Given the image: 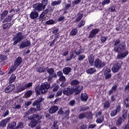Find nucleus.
<instances>
[{"label":"nucleus","mask_w":129,"mask_h":129,"mask_svg":"<svg viewBox=\"0 0 129 129\" xmlns=\"http://www.w3.org/2000/svg\"><path fill=\"white\" fill-rule=\"evenodd\" d=\"M125 49H126V45L123 43H121L118 45L114 47V52L118 53L116 56L117 59H123L127 55H128V51Z\"/></svg>","instance_id":"nucleus-1"},{"label":"nucleus","mask_w":129,"mask_h":129,"mask_svg":"<svg viewBox=\"0 0 129 129\" xmlns=\"http://www.w3.org/2000/svg\"><path fill=\"white\" fill-rule=\"evenodd\" d=\"M44 101V98L42 97L37 98V100H35V101L32 103L33 106H36V108L31 107L29 110L28 112L27 111L25 113V116H28L30 113H34L36 111H39L41 110V102Z\"/></svg>","instance_id":"nucleus-2"},{"label":"nucleus","mask_w":129,"mask_h":129,"mask_svg":"<svg viewBox=\"0 0 129 129\" xmlns=\"http://www.w3.org/2000/svg\"><path fill=\"white\" fill-rule=\"evenodd\" d=\"M50 88V84L49 83L45 82L42 83L40 87L36 86L35 87V91L36 92L37 96L40 95V94H44L48 91V89Z\"/></svg>","instance_id":"nucleus-3"},{"label":"nucleus","mask_w":129,"mask_h":129,"mask_svg":"<svg viewBox=\"0 0 129 129\" xmlns=\"http://www.w3.org/2000/svg\"><path fill=\"white\" fill-rule=\"evenodd\" d=\"M74 92H75V94L78 95L80 93V90H77L76 87L75 88L74 87H71V88L67 87L62 90L63 94L67 96H70L71 95H72Z\"/></svg>","instance_id":"nucleus-4"},{"label":"nucleus","mask_w":129,"mask_h":129,"mask_svg":"<svg viewBox=\"0 0 129 129\" xmlns=\"http://www.w3.org/2000/svg\"><path fill=\"white\" fill-rule=\"evenodd\" d=\"M26 38V35H23L22 32H19L17 33L15 36L12 38L13 42V46H16L18 43H20L21 41L24 40Z\"/></svg>","instance_id":"nucleus-5"},{"label":"nucleus","mask_w":129,"mask_h":129,"mask_svg":"<svg viewBox=\"0 0 129 129\" xmlns=\"http://www.w3.org/2000/svg\"><path fill=\"white\" fill-rule=\"evenodd\" d=\"M106 65V62L102 61L99 58H96L94 61V67L97 69H102Z\"/></svg>","instance_id":"nucleus-6"},{"label":"nucleus","mask_w":129,"mask_h":129,"mask_svg":"<svg viewBox=\"0 0 129 129\" xmlns=\"http://www.w3.org/2000/svg\"><path fill=\"white\" fill-rule=\"evenodd\" d=\"M80 83V82H79L78 80L75 79L73 80L71 82V87H77L76 89L78 90H80V93L81 92V91L82 89H83V86H80L79 85V84Z\"/></svg>","instance_id":"nucleus-7"},{"label":"nucleus","mask_w":129,"mask_h":129,"mask_svg":"<svg viewBox=\"0 0 129 129\" xmlns=\"http://www.w3.org/2000/svg\"><path fill=\"white\" fill-rule=\"evenodd\" d=\"M33 10L35 11V12H37L39 13L41 11H44L45 8L42 6L41 3H36L35 4L33 5Z\"/></svg>","instance_id":"nucleus-8"},{"label":"nucleus","mask_w":129,"mask_h":129,"mask_svg":"<svg viewBox=\"0 0 129 129\" xmlns=\"http://www.w3.org/2000/svg\"><path fill=\"white\" fill-rule=\"evenodd\" d=\"M120 108H121V107H120V105L118 104L116 106L115 109H113L112 110H111L110 116L112 117H113V116L117 115V113L118 112H120Z\"/></svg>","instance_id":"nucleus-9"},{"label":"nucleus","mask_w":129,"mask_h":129,"mask_svg":"<svg viewBox=\"0 0 129 129\" xmlns=\"http://www.w3.org/2000/svg\"><path fill=\"white\" fill-rule=\"evenodd\" d=\"M24 90H26L25 83L19 84L16 87L15 93H20V92H22V91H24Z\"/></svg>","instance_id":"nucleus-10"},{"label":"nucleus","mask_w":129,"mask_h":129,"mask_svg":"<svg viewBox=\"0 0 129 129\" xmlns=\"http://www.w3.org/2000/svg\"><path fill=\"white\" fill-rule=\"evenodd\" d=\"M16 88L14 84H9V85L5 89V93H11Z\"/></svg>","instance_id":"nucleus-11"},{"label":"nucleus","mask_w":129,"mask_h":129,"mask_svg":"<svg viewBox=\"0 0 129 129\" xmlns=\"http://www.w3.org/2000/svg\"><path fill=\"white\" fill-rule=\"evenodd\" d=\"M105 79H110L111 78V70L110 69L107 68L104 72Z\"/></svg>","instance_id":"nucleus-12"},{"label":"nucleus","mask_w":129,"mask_h":129,"mask_svg":"<svg viewBox=\"0 0 129 129\" xmlns=\"http://www.w3.org/2000/svg\"><path fill=\"white\" fill-rule=\"evenodd\" d=\"M11 117H7L5 119H2L0 121V127H6L7 124L11 120Z\"/></svg>","instance_id":"nucleus-13"},{"label":"nucleus","mask_w":129,"mask_h":129,"mask_svg":"<svg viewBox=\"0 0 129 129\" xmlns=\"http://www.w3.org/2000/svg\"><path fill=\"white\" fill-rule=\"evenodd\" d=\"M99 32H100V29H99L95 28V29H92L89 35V38H94V37L96 36V34H98Z\"/></svg>","instance_id":"nucleus-14"},{"label":"nucleus","mask_w":129,"mask_h":129,"mask_svg":"<svg viewBox=\"0 0 129 129\" xmlns=\"http://www.w3.org/2000/svg\"><path fill=\"white\" fill-rule=\"evenodd\" d=\"M120 68H121V64L118 62L115 63L112 68V71L114 73H116V72H118Z\"/></svg>","instance_id":"nucleus-15"},{"label":"nucleus","mask_w":129,"mask_h":129,"mask_svg":"<svg viewBox=\"0 0 129 129\" xmlns=\"http://www.w3.org/2000/svg\"><path fill=\"white\" fill-rule=\"evenodd\" d=\"M31 20H36L39 17V13L38 12L33 10L29 15Z\"/></svg>","instance_id":"nucleus-16"},{"label":"nucleus","mask_w":129,"mask_h":129,"mask_svg":"<svg viewBox=\"0 0 129 129\" xmlns=\"http://www.w3.org/2000/svg\"><path fill=\"white\" fill-rule=\"evenodd\" d=\"M8 14H9V11L6 10H2L1 13H0V20L1 21H4L5 20V18L7 17L8 15Z\"/></svg>","instance_id":"nucleus-17"},{"label":"nucleus","mask_w":129,"mask_h":129,"mask_svg":"<svg viewBox=\"0 0 129 129\" xmlns=\"http://www.w3.org/2000/svg\"><path fill=\"white\" fill-rule=\"evenodd\" d=\"M44 21H46V17H44V16L41 13L38 18L34 19V22L35 23H43Z\"/></svg>","instance_id":"nucleus-18"},{"label":"nucleus","mask_w":129,"mask_h":129,"mask_svg":"<svg viewBox=\"0 0 129 129\" xmlns=\"http://www.w3.org/2000/svg\"><path fill=\"white\" fill-rule=\"evenodd\" d=\"M59 107L58 106L53 105L49 109L48 111L49 113L53 114V113H56Z\"/></svg>","instance_id":"nucleus-19"},{"label":"nucleus","mask_w":129,"mask_h":129,"mask_svg":"<svg viewBox=\"0 0 129 129\" xmlns=\"http://www.w3.org/2000/svg\"><path fill=\"white\" fill-rule=\"evenodd\" d=\"M47 72L49 74V76H53V77H57V74L56 73H54V69L53 68L48 69Z\"/></svg>","instance_id":"nucleus-20"},{"label":"nucleus","mask_w":129,"mask_h":129,"mask_svg":"<svg viewBox=\"0 0 129 129\" xmlns=\"http://www.w3.org/2000/svg\"><path fill=\"white\" fill-rule=\"evenodd\" d=\"M23 59L21 56H18L15 60L14 62V66L18 67L21 65V63H22Z\"/></svg>","instance_id":"nucleus-21"},{"label":"nucleus","mask_w":129,"mask_h":129,"mask_svg":"<svg viewBox=\"0 0 129 129\" xmlns=\"http://www.w3.org/2000/svg\"><path fill=\"white\" fill-rule=\"evenodd\" d=\"M52 12H53V9H52V8L51 7H48L46 10L43 11L41 14L44 16V17L46 16V15H48V14H52Z\"/></svg>","instance_id":"nucleus-22"},{"label":"nucleus","mask_w":129,"mask_h":129,"mask_svg":"<svg viewBox=\"0 0 129 129\" xmlns=\"http://www.w3.org/2000/svg\"><path fill=\"white\" fill-rule=\"evenodd\" d=\"M37 124H38V121L32 117L31 119V122L29 124V126L33 128L35 127Z\"/></svg>","instance_id":"nucleus-23"},{"label":"nucleus","mask_w":129,"mask_h":129,"mask_svg":"<svg viewBox=\"0 0 129 129\" xmlns=\"http://www.w3.org/2000/svg\"><path fill=\"white\" fill-rule=\"evenodd\" d=\"M88 61L90 66H93V64H94V56H93V54H91L88 56Z\"/></svg>","instance_id":"nucleus-24"},{"label":"nucleus","mask_w":129,"mask_h":129,"mask_svg":"<svg viewBox=\"0 0 129 129\" xmlns=\"http://www.w3.org/2000/svg\"><path fill=\"white\" fill-rule=\"evenodd\" d=\"M89 96H88V94L87 93H82L81 95V99L82 101H85L86 102L87 100H88V98Z\"/></svg>","instance_id":"nucleus-25"},{"label":"nucleus","mask_w":129,"mask_h":129,"mask_svg":"<svg viewBox=\"0 0 129 129\" xmlns=\"http://www.w3.org/2000/svg\"><path fill=\"white\" fill-rule=\"evenodd\" d=\"M116 89H117V85H114L108 92V95H111L113 92L116 91Z\"/></svg>","instance_id":"nucleus-26"},{"label":"nucleus","mask_w":129,"mask_h":129,"mask_svg":"<svg viewBox=\"0 0 129 129\" xmlns=\"http://www.w3.org/2000/svg\"><path fill=\"white\" fill-rule=\"evenodd\" d=\"M12 26H13V23H7L4 24L3 25V30H5V31H7L9 30V29H10V28H11Z\"/></svg>","instance_id":"nucleus-27"},{"label":"nucleus","mask_w":129,"mask_h":129,"mask_svg":"<svg viewBox=\"0 0 129 129\" xmlns=\"http://www.w3.org/2000/svg\"><path fill=\"white\" fill-rule=\"evenodd\" d=\"M42 117H43V116L39 114H33L32 117V118L33 119H36V120L37 121V122L38 121H39V120H41Z\"/></svg>","instance_id":"nucleus-28"},{"label":"nucleus","mask_w":129,"mask_h":129,"mask_svg":"<svg viewBox=\"0 0 129 129\" xmlns=\"http://www.w3.org/2000/svg\"><path fill=\"white\" fill-rule=\"evenodd\" d=\"M16 79H17V77L15 74H13L9 78V84H12V83L15 82Z\"/></svg>","instance_id":"nucleus-29"},{"label":"nucleus","mask_w":129,"mask_h":129,"mask_svg":"<svg viewBox=\"0 0 129 129\" xmlns=\"http://www.w3.org/2000/svg\"><path fill=\"white\" fill-rule=\"evenodd\" d=\"M58 120H54L53 124L51 126L50 129H59V124H58Z\"/></svg>","instance_id":"nucleus-30"},{"label":"nucleus","mask_w":129,"mask_h":129,"mask_svg":"<svg viewBox=\"0 0 129 129\" xmlns=\"http://www.w3.org/2000/svg\"><path fill=\"white\" fill-rule=\"evenodd\" d=\"M63 73L65 74V75H68L70 72H71V68L70 67H66L64 68L63 70Z\"/></svg>","instance_id":"nucleus-31"},{"label":"nucleus","mask_w":129,"mask_h":129,"mask_svg":"<svg viewBox=\"0 0 129 129\" xmlns=\"http://www.w3.org/2000/svg\"><path fill=\"white\" fill-rule=\"evenodd\" d=\"M96 72V69L95 68H91L89 69L86 70V73L87 74H93Z\"/></svg>","instance_id":"nucleus-32"},{"label":"nucleus","mask_w":129,"mask_h":129,"mask_svg":"<svg viewBox=\"0 0 129 129\" xmlns=\"http://www.w3.org/2000/svg\"><path fill=\"white\" fill-rule=\"evenodd\" d=\"M16 125H17V122L12 121L8 125V126H7V129L14 128L16 127Z\"/></svg>","instance_id":"nucleus-33"},{"label":"nucleus","mask_w":129,"mask_h":129,"mask_svg":"<svg viewBox=\"0 0 129 129\" xmlns=\"http://www.w3.org/2000/svg\"><path fill=\"white\" fill-rule=\"evenodd\" d=\"M87 118L85 113H81L78 115V118L80 120L84 119V118Z\"/></svg>","instance_id":"nucleus-34"},{"label":"nucleus","mask_w":129,"mask_h":129,"mask_svg":"<svg viewBox=\"0 0 129 129\" xmlns=\"http://www.w3.org/2000/svg\"><path fill=\"white\" fill-rule=\"evenodd\" d=\"M62 3V0H58L57 1H52L51 3V5L52 6V7H55L56 6H58L60 5Z\"/></svg>","instance_id":"nucleus-35"},{"label":"nucleus","mask_w":129,"mask_h":129,"mask_svg":"<svg viewBox=\"0 0 129 129\" xmlns=\"http://www.w3.org/2000/svg\"><path fill=\"white\" fill-rule=\"evenodd\" d=\"M77 33H78V30L76 28H74L71 31L70 35V36H72L73 37L74 36H75L76 35H77Z\"/></svg>","instance_id":"nucleus-36"},{"label":"nucleus","mask_w":129,"mask_h":129,"mask_svg":"<svg viewBox=\"0 0 129 129\" xmlns=\"http://www.w3.org/2000/svg\"><path fill=\"white\" fill-rule=\"evenodd\" d=\"M11 21H12V16H8L6 18L2 21V23L3 24H5V23H9Z\"/></svg>","instance_id":"nucleus-37"},{"label":"nucleus","mask_w":129,"mask_h":129,"mask_svg":"<svg viewBox=\"0 0 129 129\" xmlns=\"http://www.w3.org/2000/svg\"><path fill=\"white\" fill-rule=\"evenodd\" d=\"M57 115H62V116H64V110H63V107H60L58 111Z\"/></svg>","instance_id":"nucleus-38"},{"label":"nucleus","mask_w":129,"mask_h":129,"mask_svg":"<svg viewBox=\"0 0 129 129\" xmlns=\"http://www.w3.org/2000/svg\"><path fill=\"white\" fill-rule=\"evenodd\" d=\"M70 7H71V4H67L65 6L63 9V11H64V12H63V15H65V14H67V11L68 10V9L70 8Z\"/></svg>","instance_id":"nucleus-39"},{"label":"nucleus","mask_w":129,"mask_h":129,"mask_svg":"<svg viewBox=\"0 0 129 129\" xmlns=\"http://www.w3.org/2000/svg\"><path fill=\"white\" fill-rule=\"evenodd\" d=\"M108 37L107 36H101L100 40L102 44H104L107 41Z\"/></svg>","instance_id":"nucleus-40"},{"label":"nucleus","mask_w":129,"mask_h":129,"mask_svg":"<svg viewBox=\"0 0 129 129\" xmlns=\"http://www.w3.org/2000/svg\"><path fill=\"white\" fill-rule=\"evenodd\" d=\"M17 67H17L16 66H12L8 74H12V73H13V72H14L15 71V70H16V69H17Z\"/></svg>","instance_id":"nucleus-41"},{"label":"nucleus","mask_w":129,"mask_h":129,"mask_svg":"<svg viewBox=\"0 0 129 129\" xmlns=\"http://www.w3.org/2000/svg\"><path fill=\"white\" fill-rule=\"evenodd\" d=\"M33 93H34V92L32 90H28L26 91L25 93V96L27 97H31V95H33Z\"/></svg>","instance_id":"nucleus-42"},{"label":"nucleus","mask_w":129,"mask_h":129,"mask_svg":"<svg viewBox=\"0 0 129 129\" xmlns=\"http://www.w3.org/2000/svg\"><path fill=\"white\" fill-rule=\"evenodd\" d=\"M78 17H77L76 22L77 23L78 22H80L81 21V19L83 18V14H80V13H78Z\"/></svg>","instance_id":"nucleus-43"},{"label":"nucleus","mask_w":129,"mask_h":129,"mask_svg":"<svg viewBox=\"0 0 129 129\" xmlns=\"http://www.w3.org/2000/svg\"><path fill=\"white\" fill-rule=\"evenodd\" d=\"M109 106H110V103H109V101H105L103 105L104 108L107 109L108 108H109Z\"/></svg>","instance_id":"nucleus-44"},{"label":"nucleus","mask_w":129,"mask_h":129,"mask_svg":"<svg viewBox=\"0 0 129 129\" xmlns=\"http://www.w3.org/2000/svg\"><path fill=\"white\" fill-rule=\"evenodd\" d=\"M16 127L17 128V129L23 128V127H24V123H23V122L22 121H19Z\"/></svg>","instance_id":"nucleus-45"},{"label":"nucleus","mask_w":129,"mask_h":129,"mask_svg":"<svg viewBox=\"0 0 129 129\" xmlns=\"http://www.w3.org/2000/svg\"><path fill=\"white\" fill-rule=\"evenodd\" d=\"M70 114V110L68 109V110L63 112V116H64V117H69Z\"/></svg>","instance_id":"nucleus-46"},{"label":"nucleus","mask_w":129,"mask_h":129,"mask_svg":"<svg viewBox=\"0 0 129 129\" xmlns=\"http://www.w3.org/2000/svg\"><path fill=\"white\" fill-rule=\"evenodd\" d=\"M88 109H89V107L88 106H86V107H80V109H79V111L80 112H82V111H86V110H88Z\"/></svg>","instance_id":"nucleus-47"},{"label":"nucleus","mask_w":129,"mask_h":129,"mask_svg":"<svg viewBox=\"0 0 129 129\" xmlns=\"http://www.w3.org/2000/svg\"><path fill=\"white\" fill-rule=\"evenodd\" d=\"M57 81H60L61 82H65L66 81V78L63 75L59 77Z\"/></svg>","instance_id":"nucleus-48"},{"label":"nucleus","mask_w":129,"mask_h":129,"mask_svg":"<svg viewBox=\"0 0 129 129\" xmlns=\"http://www.w3.org/2000/svg\"><path fill=\"white\" fill-rule=\"evenodd\" d=\"M47 4H48V0H42L41 2V3H40V5H42V6L43 7V8L45 9Z\"/></svg>","instance_id":"nucleus-49"},{"label":"nucleus","mask_w":129,"mask_h":129,"mask_svg":"<svg viewBox=\"0 0 129 129\" xmlns=\"http://www.w3.org/2000/svg\"><path fill=\"white\" fill-rule=\"evenodd\" d=\"M120 43V38H118L116 39L114 43V47H116V46H118Z\"/></svg>","instance_id":"nucleus-50"},{"label":"nucleus","mask_w":129,"mask_h":129,"mask_svg":"<svg viewBox=\"0 0 129 129\" xmlns=\"http://www.w3.org/2000/svg\"><path fill=\"white\" fill-rule=\"evenodd\" d=\"M55 21L53 19L47 21L45 23L46 25H54Z\"/></svg>","instance_id":"nucleus-51"},{"label":"nucleus","mask_w":129,"mask_h":129,"mask_svg":"<svg viewBox=\"0 0 129 129\" xmlns=\"http://www.w3.org/2000/svg\"><path fill=\"white\" fill-rule=\"evenodd\" d=\"M110 4V0H104L101 3L102 6H104L105 5H109Z\"/></svg>","instance_id":"nucleus-52"},{"label":"nucleus","mask_w":129,"mask_h":129,"mask_svg":"<svg viewBox=\"0 0 129 129\" xmlns=\"http://www.w3.org/2000/svg\"><path fill=\"white\" fill-rule=\"evenodd\" d=\"M122 122V119L121 117H119L116 120V125H120V124Z\"/></svg>","instance_id":"nucleus-53"},{"label":"nucleus","mask_w":129,"mask_h":129,"mask_svg":"<svg viewBox=\"0 0 129 129\" xmlns=\"http://www.w3.org/2000/svg\"><path fill=\"white\" fill-rule=\"evenodd\" d=\"M85 25V21L82 20L78 25V28H81V27H83Z\"/></svg>","instance_id":"nucleus-54"},{"label":"nucleus","mask_w":129,"mask_h":129,"mask_svg":"<svg viewBox=\"0 0 129 129\" xmlns=\"http://www.w3.org/2000/svg\"><path fill=\"white\" fill-rule=\"evenodd\" d=\"M24 85L25 86V89H27V88H30L33 86V83H24Z\"/></svg>","instance_id":"nucleus-55"},{"label":"nucleus","mask_w":129,"mask_h":129,"mask_svg":"<svg viewBox=\"0 0 129 129\" xmlns=\"http://www.w3.org/2000/svg\"><path fill=\"white\" fill-rule=\"evenodd\" d=\"M108 9L109 12H110L111 13H113L114 12H115V7L113 5L111 6L110 7H109Z\"/></svg>","instance_id":"nucleus-56"},{"label":"nucleus","mask_w":129,"mask_h":129,"mask_svg":"<svg viewBox=\"0 0 129 129\" xmlns=\"http://www.w3.org/2000/svg\"><path fill=\"white\" fill-rule=\"evenodd\" d=\"M85 58V55L84 54L79 55V57H78V59L79 61H82V60H84Z\"/></svg>","instance_id":"nucleus-57"},{"label":"nucleus","mask_w":129,"mask_h":129,"mask_svg":"<svg viewBox=\"0 0 129 129\" xmlns=\"http://www.w3.org/2000/svg\"><path fill=\"white\" fill-rule=\"evenodd\" d=\"M23 43L26 47H29V46L31 45V42L30 41V40H26L25 41H23Z\"/></svg>","instance_id":"nucleus-58"},{"label":"nucleus","mask_w":129,"mask_h":129,"mask_svg":"<svg viewBox=\"0 0 129 129\" xmlns=\"http://www.w3.org/2000/svg\"><path fill=\"white\" fill-rule=\"evenodd\" d=\"M53 78H57V77H53V76H48L47 79L48 82H52Z\"/></svg>","instance_id":"nucleus-59"},{"label":"nucleus","mask_w":129,"mask_h":129,"mask_svg":"<svg viewBox=\"0 0 129 129\" xmlns=\"http://www.w3.org/2000/svg\"><path fill=\"white\" fill-rule=\"evenodd\" d=\"M63 76V72L61 71H59L56 73V77H60L61 76Z\"/></svg>","instance_id":"nucleus-60"},{"label":"nucleus","mask_w":129,"mask_h":129,"mask_svg":"<svg viewBox=\"0 0 129 129\" xmlns=\"http://www.w3.org/2000/svg\"><path fill=\"white\" fill-rule=\"evenodd\" d=\"M103 121V118L101 119V117L97 118L96 120L97 123H101Z\"/></svg>","instance_id":"nucleus-61"},{"label":"nucleus","mask_w":129,"mask_h":129,"mask_svg":"<svg viewBox=\"0 0 129 129\" xmlns=\"http://www.w3.org/2000/svg\"><path fill=\"white\" fill-rule=\"evenodd\" d=\"M83 53V51H82V48H80L79 50L75 52V54L76 55H80V54H82Z\"/></svg>","instance_id":"nucleus-62"},{"label":"nucleus","mask_w":129,"mask_h":129,"mask_svg":"<svg viewBox=\"0 0 129 129\" xmlns=\"http://www.w3.org/2000/svg\"><path fill=\"white\" fill-rule=\"evenodd\" d=\"M27 46L23 42L19 46V48L20 49H24V48H26Z\"/></svg>","instance_id":"nucleus-63"},{"label":"nucleus","mask_w":129,"mask_h":129,"mask_svg":"<svg viewBox=\"0 0 129 129\" xmlns=\"http://www.w3.org/2000/svg\"><path fill=\"white\" fill-rule=\"evenodd\" d=\"M75 104V100H71L69 103V105H71V106H73Z\"/></svg>","instance_id":"nucleus-64"}]
</instances>
